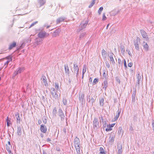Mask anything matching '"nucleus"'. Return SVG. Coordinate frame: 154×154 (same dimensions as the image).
I'll return each mask as SVG.
<instances>
[{
    "instance_id": "nucleus-1",
    "label": "nucleus",
    "mask_w": 154,
    "mask_h": 154,
    "mask_svg": "<svg viewBox=\"0 0 154 154\" xmlns=\"http://www.w3.org/2000/svg\"><path fill=\"white\" fill-rule=\"evenodd\" d=\"M140 38L138 37H137L136 39L134 40V43L135 46V48L137 50H139V46L138 42H140Z\"/></svg>"
},
{
    "instance_id": "nucleus-2",
    "label": "nucleus",
    "mask_w": 154,
    "mask_h": 154,
    "mask_svg": "<svg viewBox=\"0 0 154 154\" xmlns=\"http://www.w3.org/2000/svg\"><path fill=\"white\" fill-rule=\"evenodd\" d=\"M38 37L39 38H44L45 36H48L49 35V34L46 33L44 31H41L38 34Z\"/></svg>"
},
{
    "instance_id": "nucleus-3",
    "label": "nucleus",
    "mask_w": 154,
    "mask_h": 154,
    "mask_svg": "<svg viewBox=\"0 0 154 154\" xmlns=\"http://www.w3.org/2000/svg\"><path fill=\"white\" fill-rule=\"evenodd\" d=\"M93 128L96 129L98 127L99 123L98 121V119L97 118H94L93 121Z\"/></svg>"
},
{
    "instance_id": "nucleus-4",
    "label": "nucleus",
    "mask_w": 154,
    "mask_h": 154,
    "mask_svg": "<svg viewBox=\"0 0 154 154\" xmlns=\"http://www.w3.org/2000/svg\"><path fill=\"white\" fill-rule=\"evenodd\" d=\"M24 70V68L23 67L19 68L14 73L13 75L12 76V78L13 79L14 78V77L17 74L23 72Z\"/></svg>"
},
{
    "instance_id": "nucleus-5",
    "label": "nucleus",
    "mask_w": 154,
    "mask_h": 154,
    "mask_svg": "<svg viewBox=\"0 0 154 154\" xmlns=\"http://www.w3.org/2000/svg\"><path fill=\"white\" fill-rule=\"evenodd\" d=\"M50 91L51 94L53 97L55 99L57 98L58 97V95L57 94L55 89L54 88H51Z\"/></svg>"
},
{
    "instance_id": "nucleus-6",
    "label": "nucleus",
    "mask_w": 154,
    "mask_h": 154,
    "mask_svg": "<svg viewBox=\"0 0 154 154\" xmlns=\"http://www.w3.org/2000/svg\"><path fill=\"white\" fill-rule=\"evenodd\" d=\"M58 114L59 116L60 117L61 121L63 120L65 118V116L62 110L61 109H59L58 111Z\"/></svg>"
},
{
    "instance_id": "nucleus-7",
    "label": "nucleus",
    "mask_w": 154,
    "mask_h": 154,
    "mask_svg": "<svg viewBox=\"0 0 154 154\" xmlns=\"http://www.w3.org/2000/svg\"><path fill=\"white\" fill-rule=\"evenodd\" d=\"M88 23V21H86L85 23L84 22H82L80 25L79 30L78 31V32H79L81 30H82L84 28H85Z\"/></svg>"
},
{
    "instance_id": "nucleus-8",
    "label": "nucleus",
    "mask_w": 154,
    "mask_h": 154,
    "mask_svg": "<svg viewBox=\"0 0 154 154\" xmlns=\"http://www.w3.org/2000/svg\"><path fill=\"white\" fill-rule=\"evenodd\" d=\"M140 32L143 38H145L146 40H148L149 38L147 33L143 30H140Z\"/></svg>"
},
{
    "instance_id": "nucleus-9",
    "label": "nucleus",
    "mask_w": 154,
    "mask_h": 154,
    "mask_svg": "<svg viewBox=\"0 0 154 154\" xmlns=\"http://www.w3.org/2000/svg\"><path fill=\"white\" fill-rule=\"evenodd\" d=\"M73 70L74 73H76V76L77 77L79 74V68L78 67V65L76 64H74Z\"/></svg>"
},
{
    "instance_id": "nucleus-10",
    "label": "nucleus",
    "mask_w": 154,
    "mask_h": 154,
    "mask_svg": "<svg viewBox=\"0 0 154 154\" xmlns=\"http://www.w3.org/2000/svg\"><path fill=\"white\" fill-rule=\"evenodd\" d=\"M74 144L75 146H79L80 144V140L77 137H75L74 139Z\"/></svg>"
},
{
    "instance_id": "nucleus-11",
    "label": "nucleus",
    "mask_w": 154,
    "mask_h": 154,
    "mask_svg": "<svg viewBox=\"0 0 154 154\" xmlns=\"http://www.w3.org/2000/svg\"><path fill=\"white\" fill-rule=\"evenodd\" d=\"M137 83L138 84V85H139L141 81V75L140 73H138L137 75Z\"/></svg>"
},
{
    "instance_id": "nucleus-12",
    "label": "nucleus",
    "mask_w": 154,
    "mask_h": 154,
    "mask_svg": "<svg viewBox=\"0 0 154 154\" xmlns=\"http://www.w3.org/2000/svg\"><path fill=\"white\" fill-rule=\"evenodd\" d=\"M115 125V124H112L111 125H107V127L106 128L105 130L106 131H111L112 130L111 128L114 127Z\"/></svg>"
},
{
    "instance_id": "nucleus-13",
    "label": "nucleus",
    "mask_w": 154,
    "mask_h": 154,
    "mask_svg": "<svg viewBox=\"0 0 154 154\" xmlns=\"http://www.w3.org/2000/svg\"><path fill=\"white\" fill-rule=\"evenodd\" d=\"M118 149V154H122V146L121 144L119 143L117 145Z\"/></svg>"
},
{
    "instance_id": "nucleus-14",
    "label": "nucleus",
    "mask_w": 154,
    "mask_h": 154,
    "mask_svg": "<svg viewBox=\"0 0 154 154\" xmlns=\"http://www.w3.org/2000/svg\"><path fill=\"white\" fill-rule=\"evenodd\" d=\"M40 130L43 133H45L47 131V128L46 126L43 124L41 126Z\"/></svg>"
},
{
    "instance_id": "nucleus-15",
    "label": "nucleus",
    "mask_w": 154,
    "mask_h": 154,
    "mask_svg": "<svg viewBox=\"0 0 154 154\" xmlns=\"http://www.w3.org/2000/svg\"><path fill=\"white\" fill-rule=\"evenodd\" d=\"M41 80L44 83V85L45 86H47L48 85V82L47 81L46 77L44 75H42V77Z\"/></svg>"
},
{
    "instance_id": "nucleus-16",
    "label": "nucleus",
    "mask_w": 154,
    "mask_h": 154,
    "mask_svg": "<svg viewBox=\"0 0 154 154\" xmlns=\"http://www.w3.org/2000/svg\"><path fill=\"white\" fill-rule=\"evenodd\" d=\"M22 128V126L21 125H19L17 127V133L19 136H20L21 134Z\"/></svg>"
},
{
    "instance_id": "nucleus-17",
    "label": "nucleus",
    "mask_w": 154,
    "mask_h": 154,
    "mask_svg": "<svg viewBox=\"0 0 154 154\" xmlns=\"http://www.w3.org/2000/svg\"><path fill=\"white\" fill-rule=\"evenodd\" d=\"M65 72L66 73L69 74V67L67 64H65L64 65Z\"/></svg>"
},
{
    "instance_id": "nucleus-18",
    "label": "nucleus",
    "mask_w": 154,
    "mask_h": 154,
    "mask_svg": "<svg viewBox=\"0 0 154 154\" xmlns=\"http://www.w3.org/2000/svg\"><path fill=\"white\" fill-rule=\"evenodd\" d=\"M121 111V110H120L119 109L117 112V114L116 115V116L114 118V120L116 121L117 120L119 117V116L120 115Z\"/></svg>"
},
{
    "instance_id": "nucleus-19",
    "label": "nucleus",
    "mask_w": 154,
    "mask_h": 154,
    "mask_svg": "<svg viewBox=\"0 0 154 154\" xmlns=\"http://www.w3.org/2000/svg\"><path fill=\"white\" fill-rule=\"evenodd\" d=\"M60 32V29H57L54 32V33L52 35L53 36L55 37L57 36V35H58L59 33Z\"/></svg>"
},
{
    "instance_id": "nucleus-20",
    "label": "nucleus",
    "mask_w": 154,
    "mask_h": 154,
    "mask_svg": "<svg viewBox=\"0 0 154 154\" xmlns=\"http://www.w3.org/2000/svg\"><path fill=\"white\" fill-rule=\"evenodd\" d=\"M38 1L40 4L39 7L44 5L46 3V0H38Z\"/></svg>"
},
{
    "instance_id": "nucleus-21",
    "label": "nucleus",
    "mask_w": 154,
    "mask_h": 154,
    "mask_svg": "<svg viewBox=\"0 0 154 154\" xmlns=\"http://www.w3.org/2000/svg\"><path fill=\"white\" fill-rule=\"evenodd\" d=\"M103 88L106 90L107 87L108 86V83L107 81L106 80H105L103 82Z\"/></svg>"
},
{
    "instance_id": "nucleus-22",
    "label": "nucleus",
    "mask_w": 154,
    "mask_h": 154,
    "mask_svg": "<svg viewBox=\"0 0 154 154\" xmlns=\"http://www.w3.org/2000/svg\"><path fill=\"white\" fill-rule=\"evenodd\" d=\"M114 140V137L112 135H110L109 138V142L110 143H112Z\"/></svg>"
},
{
    "instance_id": "nucleus-23",
    "label": "nucleus",
    "mask_w": 154,
    "mask_h": 154,
    "mask_svg": "<svg viewBox=\"0 0 154 154\" xmlns=\"http://www.w3.org/2000/svg\"><path fill=\"white\" fill-rule=\"evenodd\" d=\"M65 18L64 17H60L58 18L57 20V23H60V22H62L64 21V20H65Z\"/></svg>"
},
{
    "instance_id": "nucleus-24",
    "label": "nucleus",
    "mask_w": 154,
    "mask_h": 154,
    "mask_svg": "<svg viewBox=\"0 0 154 154\" xmlns=\"http://www.w3.org/2000/svg\"><path fill=\"white\" fill-rule=\"evenodd\" d=\"M113 54L112 53H111L110 54V55L109 56V57L110 60L112 62V63H114V60L113 57Z\"/></svg>"
},
{
    "instance_id": "nucleus-25",
    "label": "nucleus",
    "mask_w": 154,
    "mask_h": 154,
    "mask_svg": "<svg viewBox=\"0 0 154 154\" xmlns=\"http://www.w3.org/2000/svg\"><path fill=\"white\" fill-rule=\"evenodd\" d=\"M35 42L37 44V45L40 44L42 41V40L41 39L36 38L35 40Z\"/></svg>"
},
{
    "instance_id": "nucleus-26",
    "label": "nucleus",
    "mask_w": 154,
    "mask_h": 154,
    "mask_svg": "<svg viewBox=\"0 0 154 154\" xmlns=\"http://www.w3.org/2000/svg\"><path fill=\"white\" fill-rule=\"evenodd\" d=\"M15 117L17 120V122L20 123V118L19 116V114L18 113H17L15 114Z\"/></svg>"
},
{
    "instance_id": "nucleus-27",
    "label": "nucleus",
    "mask_w": 154,
    "mask_h": 154,
    "mask_svg": "<svg viewBox=\"0 0 154 154\" xmlns=\"http://www.w3.org/2000/svg\"><path fill=\"white\" fill-rule=\"evenodd\" d=\"M87 66H86L85 65L84 66L83 69V71H82V79H83L84 76V74L85 72H86V69Z\"/></svg>"
},
{
    "instance_id": "nucleus-28",
    "label": "nucleus",
    "mask_w": 154,
    "mask_h": 154,
    "mask_svg": "<svg viewBox=\"0 0 154 154\" xmlns=\"http://www.w3.org/2000/svg\"><path fill=\"white\" fill-rule=\"evenodd\" d=\"M75 147L77 154H80V147L79 146H75Z\"/></svg>"
},
{
    "instance_id": "nucleus-29",
    "label": "nucleus",
    "mask_w": 154,
    "mask_h": 154,
    "mask_svg": "<svg viewBox=\"0 0 154 154\" xmlns=\"http://www.w3.org/2000/svg\"><path fill=\"white\" fill-rule=\"evenodd\" d=\"M118 133L120 135H121L122 136L123 133V131L122 127H119Z\"/></svg>"
},
{
    "instance_id": "nucleus-30",
    "label": "nucleus",
    "mask_w": 154,
    "mask_h": 154,
    "mask_svg": "<svg viewBox=\"0 0 154 154\" xmlns=\"http://www.w3.org/2000/svg\"><path fill=\"white\" fill-rule=\"evenodd\" d=\"M84 94H82L81 96L79 97V99L81 102H83L84 100Z\"/></svg>"
},
{
    "instance_id": "nucleus-31",
    "label": "nucleus",
    "mask_w": 154,
    "mask_h": 154,
    "mask_svg": "<svg viewBox=\"0 0 154 154\" xmlns=\"http://www.w3.org/2000/svg\"><path fill=\"white\" fill-rule=\"evenodd\" d=\"M136 91H133V93L132 94V100L133 102H134L135 101V97L136 95Z\"/></svg>"
},
{
    "instance_id": "nucleus-32",
    "label": "nucleus",
    "mask_w": 154,
    "mask_h": 154,
    "mask_svg": "<svg viewBox=\"0 0 154 154\" xmlns=\"http://www.w3.org/2000/svg\"><path fill=\"white\" fill-rule=\"evenodd\" d=\"M16 43L15 42L10 44V50L12 48L16 47Z\"/></svg>"
},
{
    "instance_id": "nucleus-33",
    "label": "nucleus",
    "mask_w": 154,
    "mask_h": 154,
    "mask_svg": "<svg viewBox=\"0 0 154 154\" xmlns=\"http://www.w3.org/2000/svg\"><path fill=\"white\" fill-rule=\"evenodd\" d=\"M8 144H6V149L8 152V153H10V147L9 146L10 145V141L8 142Z\"/></svg>"
},
{
    "instance_id": "nucleus-34",
    "label": "nucleus",
    "mask_w": 154,
    "mask_h": 154,
    "mask_svg": "<svg viewBox=\"0 0 154 154\" xmlns=\"http://www.w3.org/2000/svg\"><path fill=\"white\" fill-rule=\"evenodd\" d=\"M103 78H105V79H107V73H106V70H104L103 71Z\"/></svg>"
},
{
    "instance_id": "nucleus-35",
    "label": "nucleus",
    "mask_w": 154,
    "mask_h": 154,
    "mask_svg": "<svg viewBox=\"0 0 154 154\" xmlns=\"http://www.w3.org/2000/svg\"><path fill=\"white\" fill-rule=\"evenodd\" d=\"M100 106H103L104 105V99L103 98H101L100 100Z\"/></svg>"
},
{
    "instance_id": "nucleus-36",
    "label": "nucleus",
    "mask_w": 154,
    "mask_h": 154,
    "mask_svg": "<svg viewBox=\"0 0 154 154\" xmlns=\"http://www.w3.org/2000/svg\"><path fill=\"white\" fill-rule=\"evenodd\" d=\"M144 48L146 51H148L149 49V46L147 43H146L143 45Z\"/></svg>"
},
{
    "instance_id": "nucleus-37",
    "label": "nucleus",
    "mask_w": 154,
    "mask_h": 154,
    "mask_svg": "<svg viewBox=\"0 0 154 154\" xmlns=\"http://www.w3.org/2000/svg\"><path fill=\"white\" fill-rule=\"evenodd\" d=\"M63 104L65 105H66L67 103V100L65 98H63Z\"/></svg>"
},
{
    "instance_id": "nucleus-38",
    "label": "nucleus",
    "mask_w": 154,
    "mask_h": 154,
    "mask_svg": "<svg viewBox=\"0 0 154 154\" xmlns=\"http://www.w3.org/2000/svg\"><path fill=\"white\" fill-rule=\"evenodd\" d=\"M103 7H100L99 10L98 11V13L99 15H100L101 13V12L103 10Z\"/></svg>"
},
{
    "instance_id": "nucleus-39",
    "label": "nucleus",
    "mask_w": 154,
    "mask_h": 154,
    "mask_svg": "<svg viewBox=\"0 0 154 154\" xmlns=\"http://www.w3.org/2000/svg\"><path fill=\"white\" fill-rule=\"evenodd\" d=\"M98 81V79L95 78L94 79L93 82V85H94L97 84Z\"/></svg>"
},
{
    "instance_id": "nucleus-40",
    "label": "nucleus",
    "mask_w": 154,
    "mask_h": 154,
    "mask_svg": "<svg viewBox=\"0 0 154 154\" xmlns=\"http://www.w3.org/2000/svg\"><path fill=\"white\" fill-rule=\"evenodd\" d=\"M86 34L85 33H83L81 34L79 36L80 39H82L83 37Z\"/></svg>"
},
{
    "instance_id": "nucleus-41",
    "label": "nucleus",
    "mask_w": 154,
    "mask_h": 154,
    "mask_svg": "<svg viewBox=\"0 0 154 154\" xmlns=\"http://www.w3.org/2000/svg\"><path fill=\"white\" fill-rule=\"evenodd\" d=\"M95 3V2L94 1H92V2L89 5L88 8H91L93 6V5Z\"/></svg>"
},
{
    "instance_id": "nucleus-42",
    "label": "nucleus",
    "mask_w": 154,
    "mask_h": 154,
    "mask_svg": "<svg viewBox=\"0 0 154 154\" xmlns=\"http://www.w3.org/2000/svg\"><path fill=\"white\" fill-rule=\"evenodd\" d=\"M102 55L103 56H106V52L104 49H103L102 52Z\"/></svg>"
},
{
    "instance_id": "nucleus-43",
    "label": "nucleus",
    "mask_w": 154,
    "mask_h": 154,
    "mask_svg": "<svg viewBox=\"0 0 154 154\" xmlns=\"http://www.w3.org/2000/svg\"><path fill=\"white\" fill-rule=\"evenodd\" d=\"M55 88L56 89H57V90H60L59 89V84L58 83H55Z\"/></svg>"
},
{
    "instance_id": "nucleus-44",
    "label": "nucleus",
    "mask_w": 154,
    "mask_h": 154,
    "mask_svg": "<svg viewBox=\"0 0 154 154\" xmlns=\"http://www.w3.org/2000/svg\"><path fill=\"white\" fill-rule=\"evenodd\" d=\"M57 113V110L55 107H54L53 112V115H56Z\"/></svg>"
},
{
    "instance_id": "nucleus-45",
    "label": "nucleus",
    "mask_w": 154,
    "mask_h": 154,
    "mask_svg": "<svg viewBox=\"0 0 154 154\" xmlns=\"http://www.w3.org/2000/svg\"><path fill=\"white\" fill-rule=\"evenodd\" d=\"M8 118V116L6 120V121L7 122V125L8 127L10 125V120H9Z\"/></svg>"
},
{
    "instance_id": "nucleus-46",
    "label": "nucleus",
    "mask_w": 154,
    "mask_h": 154,
    "mask_svg": "<svg viewBox=\"0 0 154 154\" xmlns=\"http://www.w3.org/2000/svg\"><path fill=\"white\" fill-rule=\"evenodd\" d=\"M95 101V99L92 97L91 98L90 100H89V101L91 102L92 104Z\"/></svg>"
},
{
    "instance_id": "nucleus-47",
    "label": "nucleus",
    "mask_w": 154,
    "mask_h": 154,
    "mask_svg": "<svg viewBox=\"0 0 154 154\" xmlns=\"http://www.w3.org/2000/svg\"><path fill=\"white\" fill-rule=\"evenodd\" d=\"M106 19V17L105 15V13H104L103 14V17L102 20H103L104 21V20H105Z\"/></svg>"
},
{
    "instance_id": "nucleus-48",
    "label": "nucleus",
    "mask_w": 154,
    "mask_h": 154,
    "mask_svg": "<svg viewBox=\"0 0 154 154\" xmlns=\"http://www.w3.org/2000/svg\"><path fill=\"white\" fill-rule=\"evenodd\" d=\"M103 123V128H106V126L107 127V125L106 124V122L105 121H104V122Z\"/></svg>"
},
{
    "instance_id": "nucleus-49",
    "label": "nucleus",
    "mask_w": 154,
    "mask_h": 154,
    "mask_svg": "<svg viewBox=\"0 0 154 154\" xmlns=\"http://www.w3.org/2000/svg\"><path fill=\"white\" fill-rule=\"evenodd\" d=\"M37 23V21L33 22L31 25L29 27V28L34 26L35 24H36Z\"/></svg>"
},
{
    "instance_id": "nucleus-50",
    "label": "nucleus",
    "mask_w": 154,
    "mask_h": 154,
    "mask_svg": "<svg viewBox=\"0 0 154 154\" xmlns=\"http://www.w3.org/2000/svg\"><path fill=\"white\" fill-rule=\"evenodd\" d=\"M100 122H102L103 123L104 122V121H103V116H101L100 119Z\"/></svg>"
},
{
    "instance_id": "nucleus-51",
    "label": "nucleus",
    "mask_w": 154,
    "mask_h": 154,
    "mask_svg": "<svg viewBox=\"0 0 154 154\" xmlns=\"http://www.w3.org/2000/svg\"><path fill=\"white\" fill-rule=\"evenodd\" d=\"M133 65V63L130 62L128 64V66L129 67H132Z\"/></svg>"
},
{
    "instance_id": "nucleus-52",
    "label": "nucleus",
    "mask_w": 154,
    "mask_h": 154,
    "mask_svg": "<svg viewBox=\"0 0 154 154\" xmlns=\"http://www.w3.org/2000/svg\"><path fill=\"white\" fill-rule=\"evenodd\" d=\"M124 66L125 67V69H126L127 68V66L126 65V63L125 60H124Z\"/></svg>"
},
{
    "instance_id": "nucleus-53",
    "label": "nucleus",
    "mask_w": 154,
    "mask_h": 154,
    "mask_svg": "<svg viewBox=\"0 0 154 154\" xmlns=\"http://www.w3.org/2000/svg\"><path fill=\"white\" fill-rule=\"evenodd\" d=\"M43 121L44 123L45 124L46 123L47 120L45 118V117L44 119H43Z\"/></svg>"
},
{
    "instance_id": "nucleus-54",
    "label": "nucleus",
    "mask_w": 154,
    "mask_h": 154,
    "mask_svg": "<svg viewBox=\"0 0 154 154\" xmlns=\"http://www.w3.org/2000/svg\"><path fill=\"white\" fill-rule=\"evenodd\" d=\"M152 129L153 131V132H154V122L153 120V122L152 123Z\"/></svg>"
},
{
    "instance_id": "nucleus-55",
    "label": "nucleus",
    "mask_w": 154,
    "mask_h": 154,
    "mask_svg": "<svg viewBox=\"0 0 154 154\" xmlns=\"http://www.w3.org/2000/svg\"><path fill=\"white\" fill-rule=\"evenodd\" d=\"M100 152H101V151H104V150L103 148L102 147H100Z\"/></svg>"
},
{
    "instance_id": "nucleus-56",
    "label": "nucleus",
    "mask_w": 154,
    "mask_h": 154,
    "mask_svg": "<svg viewBox=\"0 0 154 154\" xmlns=\"http://www.w3.org/2000/svg\"><path fill=\"white\" fill-rule=\"evenodd\" d=\"M118 62L119 64H122V62L121 60L120 59H118Z\"/></svg>"
},
{
    "instance_id": "nucleus-57",
    "label": "nucleus",
    "mask_w": 154,
    "mask_h": 154,
    "mask_svg": "<svg viewBox=\"0 0 154 154\" xmlns=\"http://www.w3.org/2000/svg\"><path fill=\"white\" fill-rule=\"evenodd\" d=\"M129 129L130 130L133 131V127L132 126H131L130 128Z\"/></svg>"
},
{
    "instance_id": "nucleus-58",
    "label": "nucleus",
    "mask_w": 154,
    "mask_h": 154,
    "mask_svg": "<svg viewBox=\"0 0 154 154\" xmlns=\"http://www.w3.org/2000/svg\"><path fill=\"white\" fill-rule=\"evenodd\" d=\"M106 66L107 67L109 68L110 67V64L109 63H106Z\"/></svg>"
},
{
    "instance_id": "nucleus-59",
    "label": "nucleus",
    "mask_w": 154,
    "mask_h": 154,
    "mask_svg": "<svg viewBox=\"0 0 154 154\" xmlns=\"http://www.w3.org/2000/svg\"><path fill=\"white\" fill-rule=\"evenodd\" d=\"M100 154H106V153L104 151H101V152H100Z\"/></svg>"
},
{
    "instance_id": "nucleus-60",
    "label": "nucleus",
    "mask_w": 154,
    "mask_h": 154,
    "mask_svg": "<svg viewBox=\"0 0 154 154\" xmlns=\"http://www.w3.org/2000/svg\"><path fill=\"white\" fill-rule=\"evenodd\" d=\"M42 123V121L41 120H38V123L39 124H40Z\"/></svg>"
},
{
    "instance_id": "nucleus-61",
    "label": "nucleus",
    "mask_w": 154,
    "mask_h": 154,
    "mask_svg": "<svg viewBox=\"0 0 154 154\" xmlns=\"http://www.w3.org/2000/svg\"><path fill=\"white\" fill-rule=\"evenodd\" d=\"M9 62V60H8L5 63V65H6V66L8 65V63Z\"/></svg>"
},
{
    "instance_id": "nucleus-62",
    "label": "nucleus",
    "mask_w": 154,
    "mask_h": 154,
    "mask_svg": "<svg viewBox=\"0 0 154 154\" xmlns=\"http://www.w3.org/2000/svg\"><path fill=\"white\" fill-rule=\"evenodd\" d=\"M47 140L48 141H51V139L49 138H48L47 139Z\"/></svg>"
},
{
    "instance_id": "nucleus-63",
    "label": "nucleus",
    "mask_w": 154,
    "mask_h": 154,
    "mask_svg": "<svg viewBox=\"0 0 154 154\" xmlns=\"http://www.w3.org/2000/svg\"><path fill=\"white\" fill-rule=\"evenodd\" d=\"M89 82L91 83L92 82V79L91 78H90L89 79Z\"/></svg>"
},
{
    "instance_id": "nucleus-64",
    "label": "nucleus",
    "mask_w": 154,
    "mask_h": 154,
    "mask_svg": "<svg viewBox=\"0 0 154 154\" xmlns=\"http://www.w3.org/2000/svg\"><path fill=\"white\" fill-rule=\"evenodd\" d=\"M66 128H64L63 129V131H64V132L66 133Z\"/></svg>"
}]
</instances>
